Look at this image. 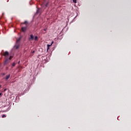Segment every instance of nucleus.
<instances>
[{"label": "nucleus", "instance_id": "f257e3e1", "mask_svg": "<svg viewBox=\"0 0 131 131\" xmlns=\"http://www.w3.org/2000/svg\"><path fill=\"white\" fill-rule=\"evenodd\" d=\"M13 57V56H9V57L5 58L4 65H6L9 63L10 61V60H11Z\"/></svg>", "mask_w": 131, "mask_h": 131}, {"label": "nucleus", "instance_id": "f03ea898", "mask_svg": "<svg viewBox=\"0 0 131 131\" xmlns=\"http://www.w3.org/2000/svg\"><path fill=\"white\" fill-rule=\"evenodd\" d=\"M3 55L5 56V58H9V53L8 51H6L3 53Z\"/></svg>", "mask_w": 131, "mask_h": 131}, {"label": "nucleus", "instance_id": "7ed1b4c3", "mask_svg": "<svg viewBox=\"0 0 131 131\" xmlns=\"http://www.w3.org/2000/svg\"><path fill=\"white\" fill-rule=\"evenodd\" d=\"M27 27H21V31L25 32L27 30Z\"/></svg>", "mask_w": 131, "mask_h": 131}, {"label": "nucleus", "instance_id": "20e7f679", "mask_svg": "<svg viewBox=\"0 0 131 131\" xmlns=\"http://www.w3.org/2000/svg\"><path fill=\"white\" fill-rule=\"evenodd\" d=\"M34 39V35L33 34H32V35H31V36H30V38H29V40H33Z\"/></svg>", "mask_w": 131, "mask_h": 131}, {"label": "nucleus", "instance_id": "39448f33", "mask_svg": "<svg viewBox=\"0 0 131 131\" xmlns=\"http://www.w3.org/2000/svg\"><path fill=\"white\" fill-rule=\"evenodd\" d=\"M19 43H16V45H15V46H14V48H15V49H18L19 47Z\"/></svg>", "mask_w": 131, "mask_h": 131}, {"label": "nucleus", "instance_id": "423d86ee", "mask_svg": "<svg viewBox=\"0 0 131 131\" xmlns=\"http://www.w3.org/2000/svg\"><path fill=\"white\" fill-rule=\"evenodd\" d=\"M28 22L27 21H25L24 22V23H23L21 24H25L28 27Z\"/></svg>", "mask_w": 131, "mask_h": 131}, {"label": "nucleus", "instance_id": "0eeeda50", "mask_svg": "<svg viewBox=\"0 0 131 131\" xmlns=\"http://www.w3.org/2000/svg\"><path fill=\"white\" fill-rule=\"evenodd\" d=\"M10 74L7 75L6 77V80H8L9 78H10Z\"/></svg>", "mask_w": 131, "mask_h": 131}, {"label": "nucleus", "instance_id": "6e6552de", "mask_svg": "<svg viewBox=\"0 0 131 131\" xmlns=\"http://www.w3.org/2000/svg\"><path fill=\"white\" fill-rule=\"evenodd\" d=\"M51 46L52 45H47V51H48L49 49H50V47H51Z\"/></svg>", "mask_w": 131, "mask_h": 131}, {"label": "nucleus", "instance_id": "1a4fd4ad", "mask_svg": "<svg viewBox=\"0 0 131 131\" xmlns=\"http://www.w3.org/2000/svg\"><path fill=\"white\" fill-rule=\"evenodd\" d=\"M20 40H21V38L19 37V38H18V39L16 40V43H19Z\"/></svg>", "mask_w": 131, "mask_h": 131}, {"label": "nucleus", "instance_id": "9d476101", "mask_svg": "<svg viewBox=\"0 0 131 131\" xmlns=\"http://www.w3.org/2000/svg\"><path fill=\"white\" fill-rule=\"evenodd\" d=\"M7 117V116L6 115H5V114H4L3 116H2V118H6Z\"/></svg>", "mask_w": 131, "mask_h": 131}, {"label": "nucleus", "instance_id": "9b49d317", "mask_svg": "<svg viewBox=\"0 0 131 131\" xmlns=\"http://www.w3.org/2000/svg\"><path fill=\"white\" fill-rule=\"evenodd\" d=\"M38 40V37L37 36H35V40Z\"/></svg>", "mask_w": 131, "mask_h": 131}, {"label": "nucleus", "instance_id": "f8f14e48", "mask_svg": "<svg viewBox=\"0 0 131 131\" xmlns=\"http://www.w3.org/2000/svg\"><path fill=\"white\" fill-rule=\"evenodd\" d=\"M73 2L75 4L77 3V0H73Z\"/></svg>", "mask_w": 131, "mask_h": 131}, {"label": "nucleus", "instance_id": "ddd939ff", "mask_svg": "<svg viewBox=\"0 0 131 131\" xmlns=\"http://www.w3.org/2000/svg\"><path fill=\"white\" fill-rule=\"evenodd\" d=\"M16 65V63L15 62H13V63H12V67H14Z\"/></svg>", "mask_w": 131, "mask_h": 131}, {"label": "nucleus", "instance_id": "4468645a", "mask_svg": "<svg viewBox=\"0 0 131 131\" xmlns=\"http://www.w3.org/2000/svg\"><path fill=\"white\" fill-rule=\"evenodd\" d=\"M2 75H3V76H5V75H6V73H3Z\"/></svg>", "mask_w": 131, "mask_h": 131}, {"label": "nucleus", "instance_id": "2eb2a0df", "mask_svg": "<svg viewBox=\"0 0 131 131\" xmlns=\"http://www.w3.org/2000/svg\"><path fill=\"white\" fill-rule=\"evenodd\" d=\"M47 30V28L43 29V31H46Z\"/></svg>", "mask_w": 131, "mask_h": 131}, {"label": "nucleus", "instance_id": "dca6fc26", "mask_svg": "<svg viewBox=\"0 0 131 131\" xmlns=\"http://www.w3.org/2000/svg\"><path fill=\"white\" fill-rule=\"evenodd\" d=\"M48 4L47 3V4H46V7H47L48 6Z\"/></svg>", "mask_w": 131, "mask_h": 131}, {"label": "nucleus", "instance_id": "f3484780", "mask_svg": "<svg viewBox=\"0 0 131 131\" xmlns=\"http://www.w3.org/2000/svg\"><path fill=\"white\" fill-rule=\"evenodd\" d=\"M53 42H54V41L51 42V45H53Z\"/></svg>", "mask_w": 131, "mask_h": 131}, {"label": "nucleus", "instance_id": "a211bd4d", "mask_svg": "<svg viewBox=\"0 0 131 131\" xmlns=\"http://www.w3.org/2000/svg\"><path fill=\"white\" fill-rule=\"evenodd\" d=\"M1 96H2V93H0V97H1Z\"/></svg>", "mask_w": 131, "mask_h": 131}, {"label": "nucleus", "instance_id": "6ab92c4d", "mask_svg": "<svg viewBox=\"0 0 131 131\" xmlns=\"http://www.w3.org/2000/svg\"><path fill=\"white\" fill-rule=\"evenodd\" d=\"M39 12V10L37 11V13H38Z\"/></svg>", "mask_w": 131, "mask_h": 131}, {"label": "nucleus", "instance_id": "aec40b11", "mask_svg": "<svg viewBox=\"0 0 131 131\" xmlns=\"http://www.w3.org/2000/svg\"><path fill=\"white\" fill-rule=\"evenodd\" d=\"M8 69V67H6V70H7Z\"/></svg>", "mask_w": 131, "mask_h": 131}, {"label": "nucleus", "instance_id": "412c9836", "mask_svg": "<svg viewBox=\"0 0 131 131\" xmlns=\"http://www.w3.org/2000/svg\"><path fill=\"white\" fill-rule=\"evenodd\" d=\"M35 53V51H33V53Z\"/></svg>", "mask_w": 131, "mask_h": 131}, {"label": "nucleus", "instance_id": "4be33fe9", "mask_svg": "<svg viewBox=\"0 0 131 131\" xmlns=\"http://www.w3.org/2000/svg\"><path fill=\"white\" fill-rule=\"evenodd\" d=\"M1 86H2V85H0V88H1Z\"/></svg>", "mask_w": 131, "mask_h": 131}, {"label": "nucleus", "instance_id": "5701e85b", "mask_svg": "<svg viewBox=\"0 0 131 131\" xmlns=\"http://www.w3.org/2000/svg\"><path fill=\"white\" fill-rule=\"evenodd\" d=\"M20 61H18V63H19Z\"/></svg>", "mask_w": 131, "mask_h": 131}]
</instances>
